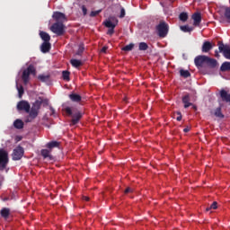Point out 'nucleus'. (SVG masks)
I'll use <instances>...</instances> for the list:
<instances>
[{"instance_id":"nucleus-1","label":"nucleus","mask_w":230,"mask_h":230,"mask_svg":"<svg viewBox=\"0 0 230 230\" xmlns=\"http://www.w3.org/2000/svg\"><path fill=\"white\" fill-rule=\"evenodd\" d=\"M65 112L67 116H71V125H76L82 119V111L76 108L66 107Z\"/></svg>"},{"instance_id":"nucleus-2","label":"nucleus","mask_w":230,"mask_h":230,"mask_svg":"<svg viewBox=\"0 0 230 230\" xmlns=\"http://www.w3.org/2000/svg\"><path fill=\"white\" fill-rule=\"evenodd\" d=\"M156 31L160 39H164L170 31V25L164 21H161L158 25H156Z\"/></svg>"},{"instance_id":"nucleus-3","label":"nucleus","mask_w":230,"mask_h":230,"mask_svg":"<svg viewBox=\"0 0 230 230\" xmlns=\"http://www.w3.org/2000/svg\"><path fill=\"white\" fill-rule=\"evenodd\" d=\"M10 158L8 157V152L3 148L0 149V172H4V169L8 166Z\"/></svg>"},{"instance_id":"nucleus-4","label":"nucleus","mask_w":230,"mask_h":230,"mask_svg":"<svg viewBox=\"0 0 230 230\" xmlns=\"http://www.w3.org/2000/svg\"><path fill=\"white\" fill-rule=\"evenodd\" d=\"M36 70L35 67L31 65H30L27 69L23 70L22 75V80L23 81V84H28L30 82V75H35Z\"/></svg>"},{"instance_id":"nucleus-5","label":"nucleus","mask_w":230,"mask_h":230,"mask_svg":"<svg viewBox=\"0 0 230 230\" xmlns=\"http://www.w3.org/2000/svg\"><path fill=\"white\" fill-rule=\"evenodd\" d=\"M219 53L223 54V57L227 60H230V46L225 45L224 42L218 41L217 43Z\"/></svg>"},{"instance_id":"nucleus-6","label":"nucleus","mask_w":230,"mask_h":230,"mask_svg":"<svg viewBox=\"0 0 230 230\" xmlns=\"http://www.w3.org/2000/svg\"><path fill=\"white\" fill-rule=\"evenodd\" d=\"M64 28V23L57 22L50 27V30L53 33H56V35L61 36L66 32Z\"/></svg>"},{"instance_id":"nucleus-7","label":"nucleus","mask_w":230,"mask_h":230,"mask_svg":"<svg viewBox=\"0 0 230 230\" xmlns=\"http://www.w3.org/2000/svg\"><path fill=\"white\" fill-rule=\"evenodd\" d=\"M13 161H20V159H22V156L24 155V149L22 146H18L16 148L13 149Z\"/></svg>"},{"instance_id":"nucleus-8","label":"nucleus","mask_w":230,"mask_h":230,"mask_svg":"<svg viewBox=\"0 0 230 230\" xmlns=\"http://www.w3.org/2000/svg\"><path fill=\"white\" fill-rule=\"evenodd\" d=\"M31 106H30V102L28 101H20L17 103V110L18 111H24L26 112H30Z\"/></svg>"},{"instance_id":"nucleus-9","label":"nucleus","mask_w":230,"mask_h":230,"mask_svg":"<svg viewBox=\"0 0 230 230\" xmlns=\"http://www.w3.org/2000/svg\"><path fill=\"white\" fill-rule=\"evenodd\" d=\"M52 17L57 22H62V24L66 22V14H64V13L55 12Z\"/></svg>"},{"instance_id":"nucleus-10","label":"nucleus","mask_w":230,"mask_h":230,"mask_svg":"<svg viewBox=\"0 0 230 230\" xmlns=\"http://www.w3.org/2000/svg\"><path fill=\"white\" fill-rule=\"evenodd\" d=\"M207 56H198L194 59V64L197 67H202L206 64Z\"/></svg>"},{"instance_id":"nucleus-11","label":"nucleus","mask_w":230,"mask_h":230,"mask_svg":"<svg viewBox=\"0 0 230 230\" xmlns=\"http://www.w3.org/2000/svg\"><path fill=\"white\" fill-rule=\"evenodd\" d=\"M42 103H48V99L40 98V100L35 101L34 103L32 104L31 109H34L35 111H40V107L42 106Z\"/></svg>"},{"instance_id":"nucleus-12","label":"nucleus","mask_w":230,"mask_h":230,"mask_svg":"<svg viewBox=\"0 0 230 230\" xmlns=\"http://www.w3.org/2000/svg\"><path fill=\"white\" fill-rule=\"evenodd\" d=\"M192 20L194 21V26H200V22H202V14L199 12H196L192 14Z\"/></svg>"},{"instance_id":"nucleus-13","label":"nucleus","mask_w":230,"mask_h":230,"mask_svg":"<svg viewBox=\"0 0 230 230\" xmlns=\"http://www.w3.org/2000/svg\"><path fill=\"white\" fill-rule=\"evenodd\" d=\"M41 53H49L51 50V43L49 41H44L40 46Z\"/></svg>"},{"instance_id":"nucleus-14","label":"nucleus","mask_w":230,"mask_h":230,"mask_svg":"<svg viewBox=\"0 0 230 230\" xmlns=\"http://www.w3.org/2000/svg\"><path fill=\"white\" fill-rule=\"evenodd\" d=\"M213 49V44L210 41H205L202 45L201 51L203 53H209Z\"/></svg>"},{"instance_id":"nucleus-15","label":"nucleus","mask_w":230,"mask_h":230,"mask_svg":"<svg viewBox=\"0 0 230 230\" xmlns=\"http://www.w3.org/2000/svg\"><path fill=\"white\" fill-rule=\"evenodd\" d=\"M220 98L222 99V102H226V103H230V93H228L227 91L222 89L220 91Z\"/></svg>"},{"instance_id":"nucleus-16","label":"nucleus","mask_w":230,"mask_h":230,"mask_svg":"<svg viewBox=\"0 0 230 230\" xmlns=\"http://www.w3.org/2000/svg\"><path fill=\"white\" fill-rule=\"evenodd\" d=\"M206 64H207V66H208V67H211L213 69L217 66L218 62L217 61V59L211 58L207 56Z\"/></svg>"},{"instance_id":"nucleus-17","label":"nucleus","mask_w":230,"mask_h":230,"mask_svg":"<svg viewBox=\"0 0 230 230\" xmlns=\"http://www.w3.org/2000/svg\"><path fill=\"white\" fill-rule=\"evenodd\" d=\"M41 155L44 157V159H49V161H53V155H51L50 149H42Z\"/></svg>"},{"instance_id":"nucleus-18","label":"nucleus","mask_w":230,"mask_h":230,"mask_svg":"<svg viewBox=\"0 0 230 230\" xmlns=\"http://www.w3.org/2000/svg\"><path fill=\"white\" fill-rule=\"evenodd\" d=\"M190 94H186L182 97L181 102L184 104V109H188V107H191L193 103L190 102Z\"/></svg>"},{"instance_id":"nucleus-19","label":"nucleus","mask_w":230,"mask_h":230,"mask_svg":"<svg viewBox=\"0 0 230 230\" xmlns=\"http://www.w3.org/2000/svg\"><path fill=\"white\" fill-rule=\"evenodd\" d=\"M58 146H60V142L58 141H51L46 145V147L50 151L53 150V148H58Z\"/></svg>"},{"instance_id":"nucleus-20","label":"nucleus","mask_w":230,"mask_h":230,"mask_svg":"<svg viewBox=\"0 0 230 230\" xmlns=\"http://www.w3.org/2000/svg\"><path fill=\"white\" fill-rule=\"evenodd\" d=\"M69 98L71 102H75V103L82 102V96H80V94L77 93L69 94Z\"/></svg>"},{"instance_id":"nucleus-21","label":"nucleus","mask_w":230,"mask_h":230,"mask_svg":"<svg viewBox=\"0 0 230 230\" xmlns=\"http://www.w3.org/2000/svg\"><path fill=\"white\" fill-rule=\"evenodd\" d=\"M40 37L44 42H49L51 40V36H49L46 31H40Z\"/></svg>"},{"instance_id":"nucleus-22","label":"nucleus","mask_w":230,"mask_h":230,"mask_svg":"<svg viewBox=\"0 0 230 230\" xmlns=\"http://www.w3.org/2000/svg\"><path fill=\"white\" fill-rule=\"evenodd\" d=\"M220 71L222 73H226L227 71H230V62L229 61H226L224 62L221 66H220Z\"/></svg>"},{"instance_id":"nucleus-23","label":"nucleus","mask_w":230,"mask_h":230,"mask_svg":"<svg viewBox=\"0 0 230 230\" xmlns=\"http://www.w3.org/2000/svg\"><path fill=\"white\" fill-rule=\"evenodd\" d=\"M0 215L3 218H8L10 217V208H4L1 209Z\"/></svg>"},{"instance_id":"nucleus-24","label":"nucleus","mask_w":230,"mask_h":230,"mask_svg":"<svg viewBox=\"0 0 230 230\" xmlns=\"http://www.w3.org/2000/svg\"><path fill=\"white\" fill-rule=\"evenodd\" d=\"M13 127H14V128H18L19 130H21V128H24V122H22L21 119H17L13 122Z\"/></svg>"},{"instance_id":"nucleus-25","label":"nucleus","mask_w":230,"mask_h":230,"mask_svg":"<svg viewBox=\"0 0 230 230\" xmlns=\"http://www.w3.org/2000/svg\"><path fill=\"white\" fill-rule=\"evenodd\" d=\"M118 22H119L118 19H115V23H112V22L111 21H106L104 22V26L106 28H116V26H118Z\"/></svg>"},{"instance_id":"nucleus-26","label":"nucleus","mask_w":230,"mask_h":230,"mask_svg":"<svg viewBox=\"0 0 230 230\" xmlns=\"http://www.w3.org/2000/svg\"><path fill=\"white\" fill-rule=\"evenodd\" d=\"M29 116L31 118V119H35L37 116H39V111L34 110L33 108H31V111H29Z\"/></svg>"},{"instance_id":"nucleus-27","label":"nucleus","mask_w":230,"mask_h":230,"mask_svg":"<svg viewBox=\"0 0 230 230\" xmlns=\"http://www.w3.org/2000/svg\"><path fill=\"white\" fill-rule=\"evenodd\" d=\"M180 75L182 76V78H190L191 76V74L188 70L181 69Z\"/></svg>"},{"instance_id":"nucleus-28","label":"nucleus","mask_w":230,"mask_h":230,"mask_svg":"<svg viewBox=\"0 0 230 230\" xmlns=\"http://www.w3.org/2000/svg\"><path fill=\"white\" fill-rule=\"evenodd\" d=\"M70 75H71V73L69 71H66V70L63 71L62 72L63 80H65L66 82H69L71 80L69 77Z\"/></svg>"},{"instance_id":"nucleus-29","label":"nucleus","mask_w":230,"mask_h":230,"mask_svg":"<svg viewBox=\"0 0 230 230\" xmlns=\"http://www.w3.org/2000/svg\"><path fill=\"white\" fill-rule=\"evenodd\" d=\"M214 115L216 116V118L224 119V115L222 114V108H217L215 110Z\"/></svg>"},{"instance_id":"nucleus-30","label":"nucleus","mask_w":230,"mask_h":230,"mask_svg":"<svg viewBox=\"0 0 230 230\" xmlns=\"http://www.w3.org/2000/svg\"><path fill=\"white\" fill-rule=\"evenodd\" d=\"M70 64L73 67H80V66H82V61L78 59H71Z\"/></svg>"},{"instance_id":"nucleus-31","label":"nucleus","mask_w":230,"mask_h":230,"mask_svg":"<svg viewBox=\"0 0 230 230\" xmlns=\"http://www.w3.org/2000/svg\"><path fill=\"white\" fill-rule=\"evenodd\" d=\"M138 49L139 51H146L148 49V44L146 42H140L138 44Z\"/></svg>"},{"instance_id":"nucleus-32","label":"nucleus","mask_w":230,"mask_h":230,"mask_svg":"<svg viewBox=\"0 0 230 230\" xmlns=\"http://www.w3.org/2000/svg\"><path fill=\"white\" fill-rule=\"evenodd\" d=\"M180 21H182V22H186L188 21V13H181L179 15Z\"/></svg>"},{"instance_id":"nucleus-33","label":"nucleus","mask_w":230,"mask_h":230,"mask_svg":"<svg viewBox=\"0 0 230 230\" xmlns=\"http://www.w3.org/2000/svg\"><path fill=\"white\" fill-rule=\"evenodd\" d=\"M38 80L40 82H48L49 80V75H38Z\"/></svg>"},{"instance_id":"nucleus-34","label":"nucleus","mask_w":230,"mask_h":230,"mask_svg":"<svg viewBox=\"0 0 230 230\" xmlns=\"http://www.w3.org/2000/svg\"><path fill=\"white\" fill-rule=\"evenodd\" d=\"M180 28H181V31H184V33H188V32L193 31V28L189 27L188 25H182Z\"/></svg>"},{"instance_id":"nucleus-35","label":"nucleus","mask_w":230,"mask_h":230,"mask_svg":"<svg viewBox=\"0 0 230 230\" xmlns=\"http://www.w3.org/2000/svg\"><path fill=\"white\" fill-rule=\"evenodd\" d=\"M134 49V43H130L122 48V51H132Z\"/></svg>"},{"instance_id":"nucleus-36","label":"nucleus","mask_w":230,"mask_h":230,"mask_svg":"<svg viewBox=\"0 0 230 230\" xmlns=\"http://www.w3.org/2000/svg\"><path fill=\"white\" fill-rule=\"evenodd\" d=\"M85 48L84 47V44H80L77 52L75 55H78L79 57H82V54L84 53Z\"/></svg>"},{"instance_id":"nucleus-37","label":"nucleus","mask_w":230,"mask_h":230,"mask_svg":"<svg viewBox=\"0 0 230 230\" xmlns=\"http://www.w3.org/2000/svg\"><path fill=\"white\" fill-rule=\"evenodd\" d=\"M19 98H22V94H24V87L22 85L17 86Z\"/></svg>"},{"instance_id":"nucleus-38","label":"nucleus","mask_w":230,"mask_h":230,"mask_svg":"<svg viewBox=\"0 0 230 230\" xmlns=\"http://www.w3.org/2000/svg\"><path fill=\"white\" fill-rule=\"evenodd\" d=\"M218 206V203L217 201H214L209 208H206V211H209L210 209H217V208Z\"/></svg>"},{"instance_id":"nucleus-39","label":"nucleus","mask_w":230,"mask_h":230,"mask_svg":"<svg viewBox=\"0 0 230 230\" xmlns=\"http://www.w3.org/2000/svg\"><path fill=\"white\" fill-rule=\"evenodd\" d=\"M99 13H102V9L97 11H92L90 13V17H96V15H99Z\"/></svg>"},{"instance_id":"nucleus-40","label":"nucleus","mask_w":230,"mask_h":230,"mask_svg":"<svg viewBox=\"0 0 230 230\" xmlns=\"http://www.w3.org/2000/svg\"><path fill=\"white\" fill-rule=\"evenodd\" d=\"M175 114H177V121H181L182 120V113H181V111H176Z\"/></svg>"},{"instance_id":"nucleus-41","label":"nucleus","mask_w":230,"mask_h":230,"mask_svg":"<svg viewBox=\"0 0 230 230\" xmlns=\"http://www.w3.org/2000/svg\"><path fill=\"white\" fill-rule=\"evenodd\" d=\"M107 35H114V28H110L107 31Z\"/></svg>"},{"instance_id":"nucleus-42","label":"nucleus","mask_w":230,"mask_h":230,"mask_svg":"<svg viewBox=\"0 0 230 230\" xmlns=\"http://www.w3.org/2000/svg\"><path fill=\"white\" fill-rule=\"evenodd\" d=\"M123 17H125V8H121L120 10L119 18L123 19Z\"/></svg>"},{"instance_id":"nucleus-43","label":"nucleus","mask_w":230,"mask_h":230,"mask_svg":"<svg viewBox=\"0 0 230 230\" xmlns=\"http://www.w3.org/2000/svg\"><path fill=\"white\" fill-rule=\"evenodd\" d=\"M132 191H134V190L132 189V188H130V187H128L126 190H125V191H124V193H132Z\"/></svg>"},{"instance_id":"nucleus-44","label":"nucleus","mask_w":230,"mask_h":230,"mask_svg":"<svg viewBox=\"0 0 230 230\" xmlns=\"http://www.w3.org/2000/svg\"><path fill=\"white\" fill-rule=\"evenodd\" d=\"M82 11L84 15H87V7H85V5H82Z\"/></svg>"},{"instance_id":"nucleus-45","label":"nucleus","mask_w":230,"mask_h":230,"mask_svg":"<svg viewBox=\"0 0 230 230\" xmlns=\"http://www.w3.org/2000/svg\"><path fill=\"white\" fill-rule=\"evenodd\" d=\"M107 49H109V47H102V49H101L102 53H107Z\"/></svg>"},{"instance_id":"nucleus-46","label":"nucleus","mask_w":230,"mask_h":230,"mask_svg":"<svg viewBox=\"0 0 230 230\" xmlns=\"http://www.w3.org/2000/svg\"><path fill=\"white\" fill-rule=\"evenodd\" d=\"M83 199H84L86 202H89L90 199L87 196L83 197Z\"/></svg>"},{"instance_id":"nucleus-47","label":"nucleus","mask_w":230,"mask_h":230,"mask_svg":"<svg viewBox=\"0 0 230 230\" xmlns=\"http://www.w3.org/2000/svg\"><path fill=\"white\" fill-rule=\"evenodd\" d=\"M50 111H51V116H53V114H55V109H53V107H50Z\"/></svg>"},{"instance_id":"nucleus-48","label":"nucleus","mask_w":230,"mask_h":230,"mask_svg":"<svg viewBox=\"0 0 230 230\" xmlns=\"http://www.w3.org/2000/svg\"><path fill=\"white\" fill-rule=\"evenodd\" d=\"M183 132H185V133H186V132H190V128H188V127L185 128L183 129Z\"/></svg>"},{"instance_id":"nucleus-49","label":"nucleus","mask_w":230,"mask_h":230,"mask_svg":"<svg viewBox=\"0 0 230 230\" xmlns=\"http://www.w3.org/2000/svg\"><path fill=\"white\" fill-rule=\"evenodd\" d=\"M192 109H193L194 111H197V106L192 104Z\"/></svg>"},{"instance_id":"nucleus-50","label":"nucleus","mask_w":230,"mask_h":230,"mask_svg":"<svg viewBox=\"0 0 230 230\" xmlns=\"http://www.w3.org/2000/svg\"><path fill=\"white\" fill-rule=\"evenodd\" d=\"M216 57H218V50L215 51Z\"/></svg>"}]
</instances>
